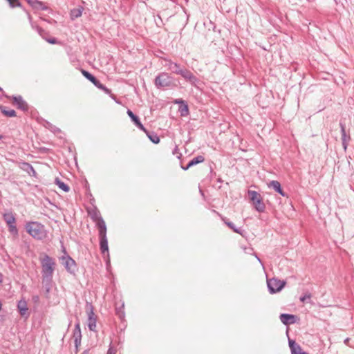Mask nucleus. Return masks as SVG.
Returning <instances> with one entry per match:
<instances>
[{
    "instance_id": "f257e3e1",
    "label": "nucleus",
    "mask_w": 354,
    "mask_h": 354,
    "mask_svg": "<svg viewBox=\"0 0 354 354\" xmlns=\"http://www.w3.org/2000/svg\"><path fill=\"white\" fill-rule=\"evenodd\" d=\"M93 220L96 222V225L99 230V237H100V247L101 252L104 254L105 252L107 253V256L109 257V247H108V240L106 237V226L104 221L101 216H99L97 214H95L92 216Z\"/></svg>"
},
{
    "instance_id": "f03ea898",
    "label": "nucleus",
    "mask_w": 354,
    "mask_h": 354,
    "mask_svg": "<svg viewBox=\"0 0 354 354\" xmlns=\"http://www.w3.org/2000/svg\"><path fill=\"white\" fill-rule=\"evenodd\" d=\"M43 282L50 283L55 268V260L47 254L40 259Z\"/></svg>"
},
{
    "instance_id": "7ed1b4c3",
    "label": "nucleus",
    "mask_w": 354,
    "mask_h": 354,
    "mask_svg": "<svg viewBox=\"0 0 354 354\" xmlns=\"http://www.w3.org/2000/svg\"><path fill=\"white\" fill-rule=\"evenodd\" d=\"M26 230L27 232L37 240H43L48 236V231L45 226L36 221H30L26 223Z\"/></svg>"
},
{
    "instance_id": "20e7f679",
    "label": "nucleus",
    "mask_w": 354,
    "mask_h": 354,
    "mask_svg": "<svg viewBox=\"0 0 354 354\" xmlns=\"http://www.w3.org/2000/svg\"><path fill=\"white\" fill-rule=\"evenodd\" d=\"M155 86L158 88H173L176 85L174 82V78L167 73H159L154 80Z\"/></svg>"
},
{
    "instance_id": "39448f33",
    "label": "nucleus",
    "mask_w": 354,
    "mask_h": 354,
    "mask_svg": "<svg viewBox=\"0 0 354 354\" xmlns=\"http://www.w3.org/2000/svg\"><path fill=\"white\" fill-rule=\"evenodd\" d=\"M250 200L252 203L254 208L259 212H264L266 205L263 202V198L259 193L256 191L249 190L248 192Z\"/></svg>"
},
{
    "instance_id": "423d86ee",
    "label": "nucleus",
    "mask_w": 354,
    "mask_h": 354,
    "mask_svg": "<svg viewBox=\"0 0 354 354\" xmlns=\"http://www.w3.org/2000/svg\"><path fill=\"white\" fill-rule=\"evenodd\" d=\"M62 250L64 255L61 257L59 260L68 272L74 274L76 270V263L75 260H73L69 255L67 254L64 247H62Z\"/></svg>"
},
{
    "instance_id": "0eeeda50",
    "label": "nucleus",
    "mask_w": 354,
    "mask_h": 354,
    "mask_svg": "<svg viewBox=\"0 0 354 354\" xmlns=\"http://www.w3.org/2000/svg\"><path fill=\"white\" fill-rule=\"evenodd\" d=\"M286 281L272 278L267 281L268 288L271 294L281 291L286 285Z\"/></svg>"
},
{
    "instance_id": "6e6552de",
    "label": "nucleus",
    "mask_w": 354,
    "mask_h": 354,
    "mask_svg": "<svg viewBox=\"0 0 354 354\" xmlns=\"http://www.w3.org/2000/svg\"><path fill=\"white\" fill-rule=\"evenodd\" d=\"M4 221L9 227V230L12 234H17V228L16 227V218L12 212L6 213L3 216Z\"/></svg>"
},
{
    "instance_id": "1a4fd4ad",
    "label": "nucleus",
    "mask_w": 354,
    "mask_h": 354,
    "mask_svg": "<svg viewBox=\"0 0 354 354\" xmlns=\"http://www.w3.org/2000/svg\"><path fill=\"white\" fill-rule=\"evenodd\" d=\"M73 338L74 339L75 346L76 348V353L78 351V347L81 344V340H82V333H81V328H80V324L79 322H77L75 324V328L73 333Z\"/></svg>"
},
{
    "instance_id": "9d476101",
    "label": "nucleus",
    "mask_w": 354,
    "mask_h": 354,
    "mask_svg": "<svg viewBox=\"0 0 354 354\" xmlns=\"http://www.w3.org/2000/svg\"><path fill=\"white\" fill-rule=\"evenodd\" d=\"M179 75L192 84H194L198 81L197 77L190 71L185 68H182Z\"/></svg>"
},
{
    "instance_id": "9b49d317",
    "label": "nucleus",
    "mask_w": 354,
    "mask_h": 354,
    "mask_svg": "<svg viewBox=\"0 0 354 354\" xmlns=\"http://www.w3.org/2000/svg\"><path fill=\"white\" fill-rule=\"evenodd\" d=\"M288 344L291 354H309L304 351L300 345L297 344L295 340L288 338Z\"/></svg>"
},
{
    "instance_id": "f8f14e48",
    "label": "nucleus",
    "mask_w": 354,
    "mask_h": 354,
    "mask_svg": "<svg viewBox=\"0 0 354 354\" xmlns=\"http://www.w3.org/2000/svg\"><path fill=\"white\" fill-rule=\"evenodd\" d=\"M12 104L16 106L18 109L22 111H27L28 109V106L27 103L23 100L22 97L19 96H12Z\"/></svg>"
},
{
    "instance_id": "ddd939ff",
    "label": "nucleus",
    "mask_w": 354,
    "mask_h": 354,
    "mask_svg": "<svg viewBox=\"0 0 354 354\" xmlns=\"http://www.w3.org/2000/svg\"><path fill=\"white\" fill-rule=\"evenodd\" d=\"M279 318L284 325H289L296 322L297 317L294 315L283 313L281 314Z\"/></svg>"
},
{
    "instance_id": "4468645a",
    "label": "nucleus",
    "mask_w": 354,
    "mask_h": 354,
    "mask_svg": "<svg viewBox=\"0 0 354 354\" xmlns=\"http://www.w3.org/2000/svg\"><path fill=\"white\" fill-rule=\"evenodd\" d=\"M268 187H272L275 192L279 193L282 196H287V194L283 192L281 187V184L277 180H272L268 183Z\"/></svg>"
},
{
    "instance_id": "2eb2a0df",
    "label": "nucleus",
    "mask_w": 354,
    "mask_h": 354,
    "mask_svg": "<svg viewBox=\"0 0 354 354\" xmlns=\"http://www.w3.org/2000/svg\"><path fill=\"white\" fill-rule=\"evenodd\" d=\"M205 158L203 156H198L192 159L186 167H182L183 169L187 170L189 167L197 165L198 163L204 162Z\"/></svg>"
},
{
    "instance_id": "dca6fc26",
    "label": "nucleus",
    "mask_w": 354,
    "mask_h": 354,
    "mask_svg": "<svg viewBox=\"0 0 354 354\" xmlns=\"http://www.w3.org/2000/svg\"><path fill=\"white\" fill-rule=\"evenodd\" d=\"M82 75L89 81H91L96 87L98 88V86L101 84V82L97 80L92 74H91L89 72L82 70Z\"/></svg>"
},
{
    "instance_id": "f3484780",
    "label": "nucleus",
    "mask_w": 354,
    "mask_h": 354,
    "mask_svg": "<svg viewBox=\"0 0 354 354\" xmlns=\"http://www.w3.org/2000/svg\"><path fill=\"white\" fill-rule=\"evenodd\" d=\"M340 127H341L342 145L344 147V149L346 150L347 148L348 141L350 140V136H347L346 133L345 126L341 123Z\"/></svg>"
},
{
    "instance_id": "a211bd4d",
    "label": "nucleus",
    "mask_w": 354,
    "mask_h": 354,
    "mask_svg": "<svg viewBox=\"0 0 354 354\" xmlns=\"http://www.w3.org/2000/svg\"><path fill=\"white\" fill-rule=\"evenodd\" d=\"M17 308L21 316H25L28 313L27 303L25 300H20L17 304Z\"/></svg>"
},
{
    "instance_id": "6ab92c4d",
    "label": "nucleus",
    "mask_w": 354,
    "mask_h": 354,
    "mask_svg": "<svg viewBox=\"0 0 354 354\" xmlns=\"http://www.w3.org/2000/svg\"><path fill=\"white\" fill-rule=\"evenodd\" d=\"M222 220L224 221V223L231 229L234 232L237 233V234H239L241 235L243 234V230L241 229V228H238L235 226V225L231 222V221H229L227 219H226L225 218H223Z\"/></svg>"
},
{
    "instance_id": "aec40b11",
    "label": "nucleus",
    "mask_w": 354,
    "mask_h": 354,
    "mask_svg": "<svg viewBox=\"0 0 354 354\" xmlns=\"http://www.w3.org/2000/svg\"><path fill=\"white\" fill-rule=\"evenodd\" d=\"M1 113L6 117L12 118L16 116V112L13 109H8L5 106H0Z\"/></svg>"
},
{
    "instance_id": "412c9836",
    "label": "nucleus",
    "mask_w": 354,
    "mask_h": 354,
    "mask_svg": "<svg viewBox=\"0 0 354 354\" xmlns=\"http://www.w3.org/2000/svg\"><path fill=\"white\" fill-rule=\"evenodd\" d=\"M82 11H83V8L80 7V6L71 10V13H70L71 19L72 20H74V19H77V17H80L82 14Z\"/></svg>"
},
{
    "instance_id": "4be33fe9",
    "label": "nucleus",
    "mask_w": 354,
    "mask_h": 354,
    "mask_svg": "<svg viewBox=\"0 0 354 354\" xmlns=\"http://www.w3.org/2000/svg\"><path fill=\"white\" fill-rule=\"evenodd\" d=\"M37 31L39 32V34L45 39L46 40L48 43L50 44H55L57 43V40L54 37H52V38H48L46 37V35L47 33L44 30H42L41 28H39V27H37Z\"/></svg>"
},
{
    "instance_id": "5701e85b",
    "label": "nucleus",
    "mask_w": 354,
    "mask_h": 354,
    "mask_svg": "<svg viewBox=\"0 0 354 354\" xmlns=\"http://www.w3.org/2000/svg\"><path fill=\"white\" fill-rule=\"evenodd\" d=\"M55 182L59 188L62 189L64 192H68L69 191V187L58 178H55Z\"/></svg>"
},
{
    "instance_id": "b1692460",
    "label": "nucleus",
    "mask_w": 354,
    "mask_h": 354,
    "mask_svg": "<svg viewBox=\"0 0 354 354\" xmlns=\"http://www.w3.org/2000/svg\"><path fill=\"white\" fill-rule=\"evenodd\" d=\"M86 311L88 317L96 318V316L94 313L93 306L91 304H90V303L86 304Z\"/></svg>"
},
{
    "instance_id": "393cba45",
    "label": "nucleus",
    "mask_w": 354,
    "mask_h": 354,
    "mask_svg": "<svg viewBox=\"0 0 354 354\" xmlns=\"http://www.w3.org/2000/svg\"><path fill=\"white\" fill-rule=\"evenodd\" d=\"M149 140L154 144H158L160 142V138L158 136L153 132H147V133Z\"/></svg>"
},
{
    "instance_id": "a878e982",
    "label": "nucleus",
    "mask_w": 354,
    "mask_h": 354,
    "mask_svg": "<svg viewBox=\"0 0 354 354\" xmlns=\"http://www.w3.org/2000/svg\"><path fill=\"white\" fill-rule=\"evenodd\" d=\"M87 323L89 330L95 331L96 329V318L88 317Z\"/></svg>"
},
{
    "instance_id": "bb28decb",
    "label": "nucleus",
    "mask_w": 354,
    "mask_h": 354,
    "mask_svg": "<svg viewBox=\"0 0 354 354\" xmlns=\"http://www.w3.org/2000/svg\"><path fill=\"white\" fill-rule=\"evenodd\" d=\"M127 115L130 117V118L131 119V120L134 122V124H136V126L140 122V119L138 118V117L137 115H136L131 110L128 109L127 111Z\"/></svg>"
},
{
    "instance_id": "cd10ccee",
    "label": "nucleus",
    "mask_w": 354,
    "mask_h": 354,
    "mask_svg": "<svg viewBox=\"0 0 354 354\" xmlns=\"http://www.w3.org/2000/svg\"><path fill=\"white\" fill-rule=\"evenodd\" d=\"M171 68H170L169 71L175 74L179 75V73L183 68H181L180 66V65L176 62H174V64H171Z\"/></svg>"
},
{
    "instance_id": "c85d7f7f",
    "label": "nucleus",
    "mask_w": 354,
    "mask_h": 354,
    "mask_svg": "<svg viewBox=\"0 0 354 354\" xmlns=\"http://www.w3.org/2000/svg\"><path fill=\"white\" fill-rule=\"evenodd\" d=\"M47 127L50 131H51L52 132H53L55 134H58V133H59L61 132V130H60L58 127H55V126L53 125L52 124H50V123H49V122H48V123H47V127Z\"/></svg>"
},
{
    "instance_id": "c756f323",
    "label": "nucleus",
    "mask_w": 354,
    "mask_h": 354,
    "mask_svg": "<svg viewBox=\"0 0 354 354\" xmlns=\"http://www.w3.org/2000/svg\"><path fill=\"white\" fill-rule=\"evenodd\" d=\"M180 112L182 116H185L189 113V109L187 104H183V106H180Z\"/></svg>"
},
{
    "instance_id": "7c9ffc66",
    "label": "nucleus",
    "mask_w": 354,
    "mask_h": 354,
    "mask_svg": "<svg viewBox=\"0 0 354 354\" xmlns=\"http://www.w3.org/2000/svg\"><path fill=\"white\" fill-rule=\"evenodd\" d=\"M24 165L26 167V169L28 170L29 174H31V172L33 174H35V171L31 165H30L29 163L25 162V163H24Z\"/></svg>"
},
{
    "instance_id": "2f4dec72",
    "label": "nucleus",
    "mask_w": 354,
    "mask_h": 354,
    "mask_svg": "<svg viewBox=\"0 0 354 354\" xmlns=\"http://www.w3.org/2000/svg\"><path fill=\"white\" fill-rule=\"evenodd\" d=\"M6 1L9 3L10 7H12V8L20 6V3L18 0H6Z\"/></svg>"
},
{
    "instance_id": "473e14b6",
    "label": "nucleus",
    "mask_w": 354,
    "mask_h": 354,
    "mask_svg": "<svg viewBox=\"0 0 354 354\" xmlns=\"http://www.w3.org/2000/svg\"><path fill=\"white\" fill-rule=\"evenodd\" d=\"M98 88L103 91L106 94H111V91L106 88L104 84L101 83V84L98 86Z\"/></svg>"
},
{
    "instance_id": "72a5a7b5",
    "label": "nucleus",
    "mask_w": 354,
    "mask_h": 354,
    "mask_svg": "<svg viewBox=\"0 0 354 354\" xmlns=\"http://www.w3.org/2000/svg\"><path fill=\"white\" fill-rule=\"evenodd\" d=\"M310 297L311 295L310 293H306L300 297V301L301 302H304L306 299H310Z\"/></svg>"
},
{
    "instance_id": "f704fd0d",
    "label": "nucleus",
    "mask_w": 354,
    "mask_h": 354,
    "mask_svg": "<svg viewBox=\"0 0 354 354\" xmlns=\"http://www.w3.org/2000/svg\"><path fill=\"white\" fill-rule=\"evenodd\" d=\"M174 62H173L171 60H165V67H167L168 70H170V68H171V64H174Z\"/></svg>"
},
{
    "instance_id": "c9c22d12",
    "label": "nucleus",
    "mask_w": 354,
    "mask_h": 354,
    "mask_svg": "<svg viewBox=\"0 0 354 354\" xmlns=\"http://www.w3.org/2000/svg\"><path fill=\"white\" fill-rule=\"evenodd\" d=\"M136 127L140 129V130L143 131L144 132H145L146 133H147V129H145V127L142 125V124L141 122L138 123Z\"/></svg>"
},
{
    "instance_id": "e433bc0d",
    "label": "nucleus",
    "mask_w": 354,
    "mask_h": 354,
    "mask_svg": "<svg viewBox=\"0 0 354 354\" xmlns=\"http://www.w3.org/2000/svg\"><path fill=\"white\" fill-rule=\"evenodd\" d=\"M108 354H115V351L110 348L108 351Z\"/></svg>"
},
{
    "instance_id": "4c0bfd02",
    "label": "nucleus",
    "mask_w": 354,
    "mask_h": 354,
    "mask_svg": "<svg viewBox=\"0 0 354 354\" xmlns=\"http://www.w3.org/2000/svg\"><path fill=\"white\" fill-rule=\"evenodd\" d=\"M175 103H176V104L183 103V101L182 100H176Z\"/></svg>"
},
{
    "instance_id": "58836bf2",
    "label": "nucleus",
    "mask_w": 354,
    "mask_h": 354,
    "mask_svg": "<svg viewBox=\"0 0 354 354\" xmlns=\"http://www.w3.org/2000/svg\"><path fill=\"white\" fill-rule=\"evenodd\" d=\"M3 281V275L0 273V284L2 283Z\"/></svg>"
},
{
    "instance_id": "ea45409f",
    "label": "nucleus",
    "mask_w": 354,
    "mask_h": 354,
    "mask_svg": "<svg viewBox=\"0 0 354 354\" xmlns=\"http://www.w3.org/2000/svg\"><path fill=\"white\" fill-rule=\"evenodd\" d=\"M256 258L257 259V260L262 264V261L258 257L257 255H255Z\"/></svg>"
},
{
    "instance_id": "a19ab883",
    "label": "nucleus",
    "mask_w": 354,
    "mask_h": 354,
    "mask_svg": "<svg viewBox=\"0 0 354 354\" xmlns=\"http://www.w3.org/2000/svg\"><path fill=\"white\" fill-rule=\"evenodd\" d=\"M82 354H88V351L86 350Z\"/></svg>"
},
{
    "instance_id": "79ce46f5",
    "label": "nucleus",
    "mask_w": 354,
    "mask_h": 354,
    "mask_svg": "<svg viewBox=\"0 0 354 354\" xmlns=\"http://www.w3.org/2000/svg\"><path fill=\"white\" fill-rule=\"evenodd\" d=\"M28 3H32V0H28Z\"/></svg>"
},
{
    "instance_id": "37998d69",
    "label": "nucleus",
    "mask_w": 354,
    "mask_h": 354,
    "mask_svg": "<svg viewBox=\"0 0 354 354\" xmlns=\"http://www.w3.org/2000/svg\"><path fill=\"white\" fill-rule=\"evenodd\" d=\"M0 91H1V92H3V90H2V88H0Z\"/></svg>"
},
{
    "instance_id": "c03bdc74",
    "label": "nucleus",
    "mask_w": 354,
    "mask_h": 354,
    "mask_svg": "<svg viewBox=\"0 0 354 354\" xmlns=\"http://www.w3.org/2000/svg\"><path fill=\"white\" fill-rule=\"evenodd\" d=\"M1 138H2V136H1V135H0V140H1Z\"/></svg>"
}]
</instances>
